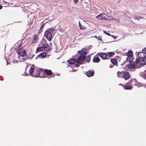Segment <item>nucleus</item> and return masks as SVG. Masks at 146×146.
I'll return each instance as SVG.
<instances>
[{
  "instance_id": "nucleus-1",
  "label": "nucleus",
  "mask_w": 146,
  "mask_h": 146,
  "mask_svg": "<svg viewBox=\"0 0 146 146\" xmlns=\"http://www.w3.org/2000/svg\"><path fill=\"white\" fill-rule=\"evenodd\" d=\"M90 56L88 55L87 57L85 55H81L77 58V62L80 63V64H82L84 61L87 62L88 63L90 62Z\"/></svg>"
},
{
  "instance_id": "nucleus-2",
  "label": "nucleus",
  "mask_w": 146,
  "mask_h": 146,
  "mask_svg": "<svg viewBox=\"0 0 146 146\" xmlns=\"http://www.w3.org/2000/svg\"><path fill=\"white\" fill-rule=\"evenodd\" d=\"M140 61L139 59L137 58L135 60V62H131L129 64L127 65V67L129 69H133L135 67H137L138 65L137 66V64Z\"/></svg>"
},
{
  "instance_id": "nucleus-3",
  "label": "nucleus",
  "mask_w": 146,
  "mask_h": 146,
  "mask_svg": "<svg viewBox=\"0 0 146 146\" xmlns=\"http://www.w3.org/2000/svg\"><path fill=\"white\" fill-rule=\"evenodd\" d=\"M140 61L139 62V65H138L137 68H139L143 66V65L146 64V56L143 58V59H139Z\"/></svg>"
},
{
  "instance_id": "nucleus-4",
  "label": "nucleus",
  "mask_w": 146,
  "mask_h": 146,
  "mask_svg": "<svg viewBox=\"0 0 146 146\" xmlns=\"http://www.w3.org/2000/svg\"><path fill=\"white\" fill-rule=\"evenodd\" d=\"M44 35H46V39L48 41H50L52 38V35L51 33L50 32H46V33H44Z\"/></svg>"
},
{
  "instance_id": "nucleus-5",
  "label": "nucleus",
  "mask_w": 146,
  "mask_h": 146,
  "mask_svg": "<svg viewBox=\"0 0 146 146\" xmlns=\"http://www.w3.org/2000/svg\"><path fill=\"white\" fill-rule=\"evenodd\" d=\"M130 75L129 72L124 71L123 74V78L125 80L129 79L130 78Z\"/></svg>"
},
{
  "instance_id": "nucleus-6",
  "label": "nucleus",
  "mask_w": 146,
  "mask_h": 146,
  "mask_svg": "<svg viewBox=\"0 0 146 146\" xmlns=\"http://www.w3.org/2000/svg\"><path fill=\"white\" fill-rule=\"evenodd\" d=\"M138 57L140 59H143L144 57L146 56V52H140L138 54Z\"/></svg>"
},
{
  "instance_id": "nucleus-7",
  "label": "nucleus",
  "mask_w": 146,
  "mask_h": 146,
  "mask_svg": "<svg viewBox=\"0 0 146 146\" xmlns=\"http://www.w3.org/2000/svg\"><path fill=\"white\" fill-rule=\"evenodd\" d=\"M86 49L85 48H82L81 50L78 51V53L82 55H86L87 54V53L86 52Z\"/></svg>"
},
{
  "instance_id": "nucleus-8",
  "label": "nucleus",
  "mask_w": 146,
  "mask_h": 146,
  "mask_svg": "<svg viewBox=\"0 0 146 146\" xmlns=\"http://www.w3.org/2000/svg\"><path fill=\"white\" fill-rule=\"evenodd\" d=\"M86 74L87 76L88 77H90L94 75V72L93 71H91L90 70H89L88 71L86 72Z\"/></svg>"
},
{
  "instance_id": "nucleus-9",
  "label": "nucleus",
  "mask_w": 146,
  "mask_h": 146,
  "mask_svg": "<svg viewBox=\"0 0 146 146\" xmlns=\"http://www.w3.org/2000/svg\"><path fill=\"white\" fill-rule=\"evenodd\" d=\"M100 56L102 58L103 60L108 59L107 58V55L106 53H101L99 54Z\"/></svg>"
},
{
  "instance_id": "nucleus-10",
  "label": "nucleus",
  "mask_w": 146,
  "mask_h": 146,
  "mask_svg": "<svg viewBox=\"0 0 146 146\" xmlns=\"http://www.w3.org/2000/svg\"><path fill=\"white\" fill-rule=\"evenodd\" d=\"M17 53L20 56L23 57L24 56L27 55L25 50H23L21 52L17 51Z\"/></svg>"
},
{
  "instance_id": "nucleus-11",
  "label": "nucleus",
  "mask_w": 146,
  "mask_h": 146,
  "mask_svg": "<svg viewBox=\"0 0 146 146\" xmlns=\"http://www.w3.org/2000/svg\"><path fill=\"white\" fill-rule=\"evenodd\" d=\"M77 60L74 58L72 59L69 60H68L67 62L68 61L69 63L70 64H74L76 62H77Z\"/></svg>"
},
{
  "instance_id": "nucleus-12",
  "label": "nucleus",
  "mask_w": 146,
  "mask_h": 146,
  "mask_svg": "<svg viewBox=\"0 0 146 146\" xmlns=\"http://www.w3.org/2000/svg\"><path fill=\"white\" fill-rule=\"evenodd\" d=\"M43 71L44 73L48 76L51 75L52 73V71L50 70L45 69Z\"/></svg>"
},
{
  "instance_id": "nucleus-13",
  "label": "nucleus",
  "mask_w": 146,
  "mask_h": 146,
  "mask_svg": "<svg viewBox=\"0 0 146 146\" xmlns=\"http://www.w3.org/2000/svg\"><path fill=\"white\" fill-rule=\"evenodd\" d=\"M124 71L120 72L118 71L117 72V75L119 78H123Z\"/></svg>"
},
{
  "instance_id": "nucleus-14",
  "label": "nucleus",
  "mask_w": 146,
  "mask_h": 146,
  "mask_svg": "<svg viewBox=\"0 0 146 146\" xmlns=\"http://www.w3.org/2000/svg\"><path fill=\"white\" fill-rule=\"evenodd\" d=\"M127 83L124 86H123L124 89L125 90H131L132 88V87L131 86H129L127 84Z\"/></svg>"
},
{
  "instance_id": "nucleus-15",
  "label": "nucleus",
  "mask_w": 146,
  "mask_h": 146,
  "mask_svg": "<svg viewBox=\"0 0 146 146\" xmlns=\"http://www.w3.org/2000/svg\"><path fill=\"white\" fill-rule=\"evenodd\" d=\"M100 61L99 57L94 56L93 59V62L94 63H98Z\"/></svg>"
},
{
  "instance_id": "nucleus-16",
  "label": "nucleus",
  "mask_w": 146,
  "mask_h": 146,
  "mask_svg": "<svg viewBox=\"0 0 146 146\" xmlns=\"http://www.w3.org/2000/svg\"><path fill=\"white\" fill-rule=\"evenodd\" d=\"M46 53L45 52H43L40 54L38 55V56L41 58H44L46 56Z\"/></svg>"
},
{
  "instance_id": "nucleus-17",
  "label": "nucleus",
  "mask_w": 146,
  "mask_h": 146,
  "mask_svg": "<svg viewBox=\"0 0 146 146\" xmlns=\"http://www.w3.org/2000/svg\"><path fill=\"white\" fill-rule=\"evenodd\" d=\"M127 55L128 56L127 57V59H129V57L130 58V57H133V53L132 51L131 50L129 51L127 54Z\"/></svg>"
},
{
  "instance_id": "nucleus-18",
  "label": "nucleus",
  "mask_w": 146,
  "mask_h": 146,
  "mask_svg": "<svg viewBox=\"0 0 146 146\" xmlns=\"http://www.w3.org/2000/svg\"><path fill=\"white\" fill-rule=\"evenodd\" d=\"M35 68V66L33 64L31 66L29 70V73L31 74H32L34 71V68Z\"/></svg>"
},
{
  "instance_id": "nucleus-19",
  "label": "nucleus",
  "mask_w": 146,
  "mask_h": 146,
  "mask_svg": "<svg viewBox=\"0 0 146 146\" xmlns=\"http://www.w3.org/2000/svg\"><path fill=\"white\" fill-rule=\"evenodd\" d=\"M111 63L114 65H117V61L115 59L112 58L111 59Z\"/></svg>"
},
{
  "instance_id": "nucleus-20",
  "label": "nucleus",
  "mask_w": 146,
  "mask_h": 146,
  "mask_svg": "<svg viewBox=\"0 0 146 146\" xmlns=\"http://www.w3.org/2000/svg\"><path fill=\"white\" fill-rule=\"evenodd\" d=\"M55 28L54 27H52L51 28L47 29L45 31V33H46V32H50L51 33L53 32L55 30Z\"/></svg>"
},
{
  "instance_id": "nucleus-21",
  "label": "nucleus",
  "mask_w": 146,
  "mask_h": 146,
  "mask_svg": "<svg viewBox=\"0 0 146 146\" xmlns=\"http://www.w3.org/2000/svg\"><path fill=\"white\" fill-rule=\"evenodd\" d=\"M114 53L113 52H110L107 53V56L109 57H112L114 55Z\"/></svg>"
},
{
  "instance_id": "nucleus-22",
  "label": "nucleus",
  "mask_w": 146,
  "mask_h": 146,
  "mask_svg": "<svg viewBox=\"0 0 146 146\" xmlns=\"http://www.w3.org/2000/svg\"><path fill=\"white\" fill-rule=\"evenodd\" d=\"M45 50L43 46L37 48L36 50L38 52L43 51Z\"/></svg>"
},
{
  "instance_id": "nucleus-23",
  "label": "nucleus",
  "mask_w": 146,
  "mask_h": 146,
  "mask_svg": "<svg viewBox=\"0 0 146 146\" xmlns=\"http://www.w3.org/2000/svg\"><path fill=\"white\" fill-rule=\"evenodd\" d=\"M40 44H41L42 46H43L44 47V49H45L46 48H48L49 46V45L47 43H46V44H43L42 42H41Z\"/></svg>"
},
{
  "instance_id": "nucleus-24",
  "label": "nucleus",
  "mask_w": 146,
  "mask_h": 146,
  "mask_svg": "<svg viewBox=\"0 0 146 146\" xmlns=\"http://www.w3.org/2000/svg\"><path fill=\"white\" fill-rule=\"evenodd\" d=\"M35 72L36 73V75H31V76H33L34 77H40L39 76V74H38V73L37 72V71H35Z\"/></svg>"
},
{
  "instance_id": "nucleus-25",
  "label": "nucleus",
  "mask_w": 146,
  "mask_h": 146,
  "mask_svg": "<svg viewBox=\"0 0 146 146\" xmlns=\"http://www.w3.org/2000/svg\"><path fill=\"white\" fill-rule=\"evenodd\" d=\"M79 26L80 27V29L84 30L86 29V27L85 26H84L83 25H82V26H81V24L80 23V21H79Z\"/></svg>"
},
{
  "instance_id": "nucleus-26",
  "label": "nucleus",
  "mask_w": 146,
  "mask_h": 146,
  "mask_svg": "<svg viewBox=\"0 0 146 146\" xmlns=\"http://www.w3.org/2000/svg\"><path fill=\"white\" fill-rule=\"evenodd\" d=\"M106 16V20H111L113 19V17H111L108 16L107 15Z\"/></svg>"
},
{
  "instance_id": "nucleus-27",
  "label": "nucleus",
  "mask_w": 146,
  "mask_h": 146,
  "mask_svg": "<svg viewBox=\"0 0 146 146\" xmlns=\"http://www.w3.org/2000/svg\"><path fill=\"white\" fill-rule=\"evenodd\" d=\"M106 15L102 14L101 20H106Z\"/></svg>"
},
{
  "instance_id": "nucleus-28",
  "label": "nucleus",
  "mask_w": 146,
  "mask_h": 146,
  "mask_svg": "<svg viewBox=\"0 0 146 146\" xmlns=\"http://www.w3.org/2000/svg\"><path fill=\"white\" fill-rule=\"evenodd\" d=\"M134 19L135 20L137 19V20H139V19H143V17H142L140 16H138L137 17H134Z\"/></svg>"
},
{
  "instance_id": "nucleus-29",
  "label": "nucleus",
  "mask_w": 146,
  "mask_h": 146,
  "mask_svg": "<svg viewBox=\"0 0 146 146\" xmlns=\"http://www.w3.org/2000/svg\"><path fill=\"white\" fill-rule=\"evenodd\" d=\"M43 70L42 68H40L37 70V72L38 73V74L40 75V74Z\"/></svg>"
},
{
  "instance_id": "nucleus-30",
  "label": "nucleus",
  "mask_w": 146,
  "mask_h": 146,
  "mask_svg": "<svg viewBox=\"0 0 146 146\" xmlns=\"http://www.w3.org/2000/svg\"><path fill=\"white\" fill-rule=\"evenodd\" d=\"M133 80L135 82L137 81V80L135 79L134 78L133 80H130L128 83H127V84H131V82H133Z\"/></svg>"
},
{
  "instance_id": "nucleus-31",
  "label": "nucleus",
  "mask_w": 146,
  "mask_h": 146,
  "mask_svg": "<svg viewBox=\"0 0 146 146\" xmlns=\"http://www.w3.org/2000/svg\"><path fill=\"white\" fill-rule=\"evenodd\" d=\"M133 59V57H130V58L129 57V59H127V58L126 60H127L129 62H130L131 60H132Z\"/></svg>"
},
{
  "instance_id": "nucleus-32",
  "label": "nucleus",
  "mask_w": 146,
  "mask_h": 146,
  "mask_svg": "<svg viewBox=\"0 0 146 146\" xmlns=\"http://www.w3.org/2000/svg\"><path fill=\"white\" fill-rule=\"evenodd\" d=\"M102 17V14H100L99 15H98L96 17L97 19H101Z\"/></svg>"
},
{
  "instance_id": "nucleus-33",
  "label": "nucleus",
  "mask_w": 146,
  "mask_h": 146,
  "mask_svg": "<svg viewBox=\"0 0 146 146\" xmlns=\"http://www.w3.org/2000/svg\"><path fill=\"white\" fill-rule=\"evenodd\" d=\"M94 37L96 38H97L98 40H100V41H101L102 40V38H101V36H99V37H98L97 36H94Z\"/></svg>"
},
{
  "instance_id": "nucleus-34",
  "label": "nucleus",
  "mask_w": 146,
  "mask_h": 146,
  "mask_svg": "<svg viewBox=\"0 0 146 146\" xmlns=\"http://www.w3.org/2000/svg\"><path fill=\"white\" fill-rule=\"evenodd\" d=\"M103 32H104V33H105V34H106L108 35L109 36H111L110 34V33H107V32L106 31H103Z\"/></svg>"
},
{
  "instance_id": "nucleus-35",
  "label": "nucleus",
  "mask_w": 146,
  "mask_h": 146,
  "mask_svg": "<svg viewBox=\"0 0 146 146\" xmlns=\"http://www.w3.org/2000/svg\"><path fill=\"white\" fill-rule=\"evenodd\" d=\"M77 63L76 64H75V66L77 67H78L80 66L79 64H80V63H78L77 62Z\"/></svg>"
},
{
  "instance_id": "nucleus-36",
  "label": "nucleus",
  "mask_w": 146,
  "mask_h": 146,
  "mask_svg": "<svg viewBox=\"0 0 146 146\" xmlns=\"http://www.w3.org/2000/svg\"><path fill=\"white\" fill-rule=\"evenodd\" d=\"M45 23H44V24H42V25H41V26L40 27V29H43V27H44L45 25Z\"/></svg>"
},
{
  "instance_id": "nucleus-37",
  "label": "nucleus",
  "mask_w": 146,
  "mask_h": 146,
  "mask_svg": "<svg viewBox=\"0 0 146 146\" xmlns=\"http://www.w3.org/2000/svg\"><path fill=\"white\" fill-rule=\"evenodd\" d=\"M42 29H40V28L38 31V33L39 34L41 33L42 32Z\"/></svg>"
},
{
  "instance_id": "nucleus-38",
  "label": "nucleus",
  "mask_w": 146,
  "mask_h": 146,
  "mask_svg": "<svg viewBox=\"0 0 146 146\" xmlns=\"http://www.w3.org/2000/svg\"><path fill=\"white\" fill-rule=\"evenodd\" d=\"M33 39L35 40H36L37 39V37L35 35L33 38Z\"/></svg>"
},
{
  "instance_id": "nucleus-39",
  "label": "nucleus",
  "mask_w": 146,
  "mask_h": 146,
  "mask_svg": "<svg viewBox=\"0 0 146 146\" xmlns=\"http://www.w3.org/2000/svg\"><path fill=\"white\" fill-rule=\"evenodd\" d=\"M78 0H74V1L75 3H77L78 2Z\"/></svg>"
},
{
  "instance_id": "nucleus-40",
  "label": "nucleus",
  "mask_w": 146,
  "mask_h": 146,
  "mask_svg": "<svg viewBox=\"0 0 146 146\" xmlns=\"http://www.w3.org/2000/svg\"><path fill=\"white\" fill-rule=\"evenodd\" d=\"M92 47V46L91 45H90L88 47V48L89 49H90Z\"/></svg>"
},
{
  "instance_id": "nucleus-41",
  "label": "nucleus",
  "mask_w": 146,
  "mask_h": 146,
  "mask_svg": "<svg viewBox=\"0 0 146 146\" xmlns=\"http://www.w3.org/2000/svg\"><path fill=\"white\" fill-rule=\"evenodd\" d=\"M142 50L143 51H146V48H144V49H143Z\"/></svg>"
},
{
  "instance_id": "nucleus-42",
  "label": "nucleus",
  "mask_w": 146,
  "mask_h": 146,
  "mask_svg": "<svg viewBox=\"0 0 146 146\" xmlns=\"http://www.w3.org/2000/svg\"><path fill=\"white\" fill-rule=\"evenodd\" d=\"M23 75H24L25 76H27L28 75V74L27 73H26L25 74H23Z\"/></svg>"
},
{
  "instance_id": "nucleus-43",
  "label": "nucleus",
  "mask_w": 146,
  "mask_h": 146,
  "mask_svg": "<svg viewBox=\"0 0 146 146\" xmlns=\"http://www.w3.org/2000/svg\"><path fill=\"white\" fill-rule=\"evenodd\" d=\"M52 75H51L50 76H48V78L49 79V78H50L52 76Z\"/></svg>"
},
{
  "instance_id": "nucleus-44",
  "label": "nucleus",
  "mask_w": 146,
  "mask_h": 146,
  "mask_svg": "<svg viewBox=\"0 0 146 146\" xmlns=\"http://www.w3.org/2000/svg\"><path fill=\"white\" fill-rule=\"evenodd\" d=\"M6 60L7 61V65H8V64H9V63H8V60H7V59H6Z\"/></svg>"
},
{
  "instance_id": "nucleus-45",
  "label": "nucleus",
  "mask_w": 146,
  "mask_h": 146,
  "mask_svg": "<svg viewBox=\"0 0 146 146\" xmlns=\"http://www.w3.org/2000/svg\"><path fill=\"white\" fill-rule=\"evenodd\" d=\"M2 5H0V10L2 8Z\"/></svg>"
},
{
  "instance_id": "nucleus-46",
  "label": "nucleus",
  "mask_w": 146,
  "mask_h": 146,
  "mask_svg": "<svg viewBox=\"0 0 146 146\" xmlns=\"http://www.w3.org/2000/svg\"><path fill=\"white\" fill-rule=\"evenodd\" d=\"M126 61H125V62H123V64H121V65H122L123 64H125V62H126Z\"/></svg>"
},
{
  "instance_id": "nucleus-47",
  "label": "nucleus",
  "mask_w": 146,
  "mask_h": 146,
  "mask_svg": "<svg viewBox=\"0 0 146 146\" xmlns=\"http://www.w3.org/2000/svg\"><path fill=\"white\" fill-rule=\"evenodd\" d=\"M111 36L112 37H114V36L113 35H111Z\"/></svg>"
},
{
  "instance_id": "nucleus-48",
  "label": "nucleus",
  "mask_w": 146,
  "mask_h": 146,
  "mask_svg": "<svg viewBox=\"0 0 146 146\" xmlns=\"http://www.w3.org/2000/svg\"><path fill=\"white\" fill-rule=\"evenodd\" d=\"M145 79L146 80V74L145 75Z\"/></svg>"
},
{
  "instance_id": "nucleus-49",
  "label": "nucleus",
  "mask_w": 146,
  "mask_h": 146,
  "mask_svg": "<svg viewBox=\"0 0 146 146\" xmlns=\"http://www.w3.org/2000/svg\"><path fill=\"white\" fill-rule=\"evenodd\" d=\"M34 56V55H33V56H32L31 58H32Z\"/></svg>"
},
{
  "instance_id": "nucleus-50",
  "label": "nucleus",
  "mask_w": 146,
  "mask_h": 146,
  "mask_svg": "<svg viewBox=\"0 0 146 146\" xmlns=\"http://www.w3.org/2000/svg\"><path fill=\"white\" fill-rule=\"evenodd\" d=\"M38 57V56H37L36 57V59H37V58Z\"/></svg>"
},
{
  "instance_id": "nucleus-51",
  "label": "nucleus",
  "mask_w": 146,
  "mask_h": 146,
  "mask_svg": "<svg viewBox=\"0 0 146 146\" xmlns=\"http://www.w3.org/2000/svg\"><path fill=\"white\" fill-rule=\"evenodd\" d=\"M114 38H115V39L116 38V37H115V36H114Z\"/></svg>"
},
{
  "instance_id": "nucleus-52",
  "label": "nucleus",
  "mask_w": 146,
  "mask_h": 146,
  "mask_svg": "<svg viewBox=\"0 0 146 146\" xmlns=\"http://www.w3.org/2000/svg\"><path fill=\"white\" fill-rule=\"evenodd\" d=\"M119 85H121V86H123V85L121 84H119Z\"/></svg>"
},
{
  "instance_id": "nucleus-53",
  "label": "nucleus",
  "mask_w": 146,
  "mask_h": 146,
  "mask_svg": "<svg viewBox=\"0 0 146 146\" xmlns=\"http://www.w3.org/2000/svg\"><path fill=\"white\" fill-rule=\"evenodd\" d=\"M23 60H25V59H23Z\"/></svg>"
}]
</instances>
